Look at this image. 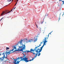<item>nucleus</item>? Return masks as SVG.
Returning a JSON list of instances; mask_svg holds the SVG:
<instances>
[{
    "label": "nucleus",
    "mask_w": 64,
    "mask_h": 64,
    "mask_svg": "<svg viewBox=\"0 0 64 64\" xmlns=\"http://www.w3.org/2000/svg\"><path fill=\"white\" fill-rule=\"evenodd\" d=\"M38 48V47L36 46L34 48V49H33L32 48H31V51H34L35 50V52H36V53H40L41 52H40L39 51H40V48H38V49H37V48Z\"/></svg>",
    "instance_id": "20e7f679"
},
{
    "label": "nucleus",
    "mask_w": 64,
    "mask_h": 64,
    "mask_svg": "<svg viewBox=\"0 0 64 64\" xmlns=\"http://www.w3.org/2000/svg\"><path fill=\"white\" fill-rule=\"evenodd\" d=\"M34 38V42H36V41L37 40V36H35V37Z\"/></svg>",
    "instance_id": "9b49d317"
},
{
    "label": "nucleus",
    "mask_w": 64,
    "mask_h": 64,
    "mask_svg": "<svg viewBox=\"0 0 64 64\" xmlns=\"http://www.w3.org/2000/svg\"><path fill=\"white\" fill-rule=\"evenodd\" d=\"M1 54H0V56H1Z\"/></svg>",
    "instance_id": "473e14b6"
},
{
    "label": "nucleus",
    "mask_w": 64,
    "mask_h": 64,
    "mask_svg": "<svg viewBox=\"0 0 64 64\" xmlns=\"http://www.w3.org/2000/svg\"><path fill=\"white\" fill-rule=\"evenodd\" d=\"M19 59H20V58L19 57L18 58H16V59H14V62H13L14 64H16V62L17 60H19Z\"/></svg>",
    "instance_id": "1a4fd4ad"
},
{
    "label": "nucleus",
    "mask_w": 64,
    "mask_h": 64,
    "mask_svg": "<svg viewBox=\"0 0 64 64\" xmlns=\"http://www.w3.org/2000/svg\"><path fill=\"white\" fill-rule=\"evenodd\" d=\"M52 32H50V33H52Z\"/></svg>",
    "instance_id": "c9c22d12"
},
{
    "label": "nucleus",
    "mask_w": 64,
    "mask_h": 64,
    "mask_svg": "<svg viewBox=\"0 0 64 64\" xmlns=\"http://www.w3.org/2000/svg\"><path fill=\"white\" fill-rule=\"evenodd\" d=\"M17 2H16V4L14 6H16V4H17Z\"/></svg>",
    "instance_id": "5701e85b"
},
{
    "label": "nucleus",
    "mask_w": 64,
    "mask_h": 64,
    "mask_svg": "<svg viewBox=\"0 0 64 64\" xmlns=\"http://www.w3.org/2000/svg\"><path fill=\"white\" fill-rule=\"evenodd\" d=\"M15 8H16V7L14 8V9H15Z\"/></svg>",
    "instance_id": "c756f323"
},
{
    "label": "nucleus",
    "mask_w": 64,
    "mask_h": 64,
    "mask_svg": "<svg viewBox=\"0 0 64 64\" xmlns=\"http://www.w3.org/2000/svg\"><path fill=\"white\" fill-rule=\"evenodd\" d=\"M49 34H49L48 36L46 35V37L45 38H44V44L40 48V50L39 51L40 52H41V51H42V48H43V47H44V46L45 45V44H46V43L47 42V41H46V40L47 39H47H48V38L49 37Z\"/></svg>",
    "instance_id": "7ed1b4c3"
},
{
    "label": "nucleus",
    "mask_w": 64,
    "mask_h": 64,
    "mask_svg": "<svg viewBox=\"0 0 64 64\" xmlns=\"http://www.w3.org/2000/svg\"><path fill=\"white\" fill-rule=\"evenodd\" d=\"M22 61V60H20V61L19 62H20V61Z\"/></svg>",
    "instance_id": "7c9ffc66"
},
{
    "label": "nucleus",
    "mask_w": 64,
    "mask_h": 64,
    "mask_svg": "<svg viewBox=\"0 0 64 64\" xmlns=\"http://www.w3.org/2000/svg\"><path fill=\"white\" fill-rule=\"evenodd\" d=\"M19 64V61H17L16 62V64Z\"/></svg>",
    "instance_id": "dca6fc26"
},
{
    "label": "nucleus",
    "mask_w": 64,
    "mask_h": 64,
    "mask_svg": "<svg viewBox=\"0 0 64 64\" xmlns=\"http://www.w3.org/2000/svg\"><path fill=\"white\" fill-rule=\"evenodd\" d=\"M41 43H42V42H41L40 43V44H41Z\"/></svg>",
    "instance_id": "72a5a7b5"
},
{
    "label": "nucleus",
    "mask_w": 64,
    "mask_h": 64,
    "mask_svg": "<svg viewBox=\"0 0 64 64\" xmlns=\"http://www.w3.org/2000/svg\"><path fill=\"white\" fill-rule=\"evenodd\" d=\"M60 1L62 2H63V4H64V0H59V2H60Z\"/></svg>",
    "instance_id": "2eb2a0df"
},
{
    "label": "nucleus",
    "mask_w": 64,
    "mask_h": 64,
    "mask_svg": "<svg viewBox=\"0 0 64 64\" xmlns=\"http://www.w3.org/2000/svg\"><path fill=\"white\" fill-rule=\"evenodd\" d=\"M18 0H16V2H18Z\"/></svg>",
    "instance_id": "393cba45"
},
{
    "label": "nucleus",
    "mask_w": 64,
    "mask_h": 64,
    "mask_svg": "<svg viewBox=\"0 0 64 64\" xmlns=\"http://www.w3.org/2000/svg\"><path fill=\"white\" fill-rule=\"evenodd\" d=\"M48 14H46L45 16H48Z\"/></svg>",
    "instance_id": "aec40b11"
},
{
    "label": "nucleus",
    "mask_w": 64,
    "mask_h": 64,
    "mask_svg": "<svg viewBox=\"0 0 64 64\" xmlns=\"http://www.w3.org/2000/svg\"><path fill=\"white\" fill-rule=\"evenodd\" d=\"M9 49V48L6 47V50H8Z\"/></svg>",
    "instance_id": "a211bd4d"
},
{
    "label": "nucleus",
    "mask_w": 64,
    "mask_h": 64,
    "mask_svg": "<svg viewBox=\"0 0 64 64\" xmlns=\"http://www.w3.org/2000/svg\"><path fill=\"white\" fill-rule=\"evenodd\" d=\"M8 1L9 2H10V1H11V0H10V1L9 0H8Z\"/></svg>",
    "instance_id": "4be33fe9"
},
{
    "label": "nucleus",
    "mask_w": 64,
    "mask_h": 64,
    "mask_svg": "<svg viewBox=\"0 0 64 64\" xmlns=\"http://www.w3.org/2000/svg\"><path fill=\"white\" fill-rule=\"evenodd\" d=\"M40 46H41V44H40L39 46H38L37 47H39Z\"/></svg>",
    "instance_id": "412c9836"
},
{
    "label": "nucleus",
    "mask_w": 64,
    "mask_h": 64,
    "mask_svg": "<svg viewBox=\"0 0 64 64\" xmlns=\"http://www.w3.org/2000/svg\"><path fill=\"white\" fill-rule=\"evenodd\" d=\"M44 22V21H43L42 22V24H43V23Z\"/></svg>",
    "instance_id": "bb28decb"
},
{
    "label": "nucleus",
    "mask_w": 64,
    "mask_h": 64,
    "mask_svg": "<svg viewBox=\"0 0 64 64\" xmlns=\"http://www.w3.org/2000/svg\"><path fill=\"white\" fill-rule=\"evenodd\" d=\"M9 11L8 10H6L5 12L3 11L1 14V15H3L4 14H7L8 13H10V12H9Z\"/></svg>",
    "instance_id": "6e6552de"
},
{
    "label": "nucleus",
    "mask_w": 64,
    "mask_h": 64,
    "mask_svg": "<svg viewBox=\"0 0 64 64\" xmlns=\"http://www.w3.org/2000/svg\"><path fill=\"white\" fill-rule=\"evenodd\" d=\"M22 45H21V46H19L18 50H15L14 51H13V52H16V51H23V49H24V47H23V48H22Z\"/></svg>",
    "instance_id": "39448f33"
},
{
    "label": "nucleus",
    "mask_w": 64,
    "mask_h": 64,
    "mask_svg": "<svg viewBox=\"0 0 64 64\" xmlns=\"http://www.w3.org/2000/svg\"><path fill=\"white\" fill-rule=\"evenodd\" d=\"M19 43H20V42H19V41L18 42V44H16V45H15L14 46H13L14 49H16V46H17V45H18V44H19Z\"/></svg>",
    "instance_id": "9d476101"
},
{
    "label": "nucleus",
    "mask_w": 64,
    "mask_h": 64,
    "mask_svg": "<svg viewBox=\"0 0 64 64\" xmlns=\"http://www.w3.org/2000/svg\"><path fill=\"white\" fill-rule=\"evenodd\" d=\"M26 42H27L28 43V40H27V38H26Z\"/></svg>",
    "instance_id": "f3484780"
},
{
    "label": "nucleus",
    "mask_w": 64,
    "mask_h": 64,
    "mask_svg": "<svg viewBox=\"0 0 64 64\" xmlns=\"http://www.w3.org/2000/svg\"><path fill=\"white\" fill-rule=\"evenodd\" d=\"M36 25L37 28H38V26H37V25L36 24Z\"/></svg>",
    "instance_id": "a878e982"
},
{
    "label": "nucleus",
    "mask_w": 64,
    "mask_h": 64,
    "mask_svg": "<svg viewBox=\"0 0 64 64\" xmlns=\"http://www.w3.org/2000/svg\"><path fill=\"white\" fill-rule=\"evenodd\" d=\"M36 56H34V58H35L36 57H37V55H38V53H36ZM20 59H21V60H20V61H25V62H28L29 61H32L34 59V58H33L32 59L30 60H28V58H26L25 56H23L22 57H20Z\"/></svg>",
    "instance_id": "f257e3e1"
},
{
    "label": "nucleus",
    "mask_w": 64,
    "mask_h": 64,
    "mask_svg": "<svg viewBox=\"0 0 64 64\" xmlns=\"http://www.w3.org/2000/svg\"><path fill=\"white\" fill-rule=\"evenodd\" d=\"M39 54H38V56H40V53H39Z\"/></svg>",
    "instance_id": "6ab92c4d"
},
{
    "label": "nucleus",
    "mask_w": 64,
    "mask_h": 64,
    "mask_svg": "<svg viewBox=\"0 0 64 64\" xmlns=\"http://www.w3.org/2000/svg\"><path fill=\"white\" fill-rule=\"evenodd\" d=\"M22 54H24V53L23 52V53H22Z\"/></svg>",
    "instance_id": "2f4dec72"
},
{
    "label": "nucleus",
    "mask_w": 64,
    "mask_h": 64,
    "mask_svg": "<svg viewBox=\"0 0 64 64\" xmlns=\"http://www.w3.org/2000/svg\"><path fill=\"white\" fill-rule=\"evenodd\" d=\"M32 41H33V39L29 40V42H32Z\"/></svg>",
    "instance_id": "4468645a"
},
{
    "label": "nucleus",
    "mask_w": 64,
    "mask_h": 64,
    "mask_svg": "<svg viewBox=\"0 0 64 64\" xmlns=\"http://www.w3.org/2000/svg\"><path fill=\"white\" fill-rule=\"evenodd\" d=\"M22 41H23V40H21L20 41V46H21V45H22V48H23V47H24V49H22V51H22L23 53H25V52H27V53H29V52H28L30 51L29 50H28L27 51V50H26V51H24V50H25V47H26V46H25V45L23 44H22Z\"/></svg>",
    "instance_id": "f03ea898"
},
{
    "label": "nucleus",
    "mask_w": 64,
    "mask_h": 64,
    "mask_svg": "<svg viewBox=\"0 0 64 64\" xmlns=\"http://www.w3.org/2000/svg\"><path fill=\"white\" fill-rule=\"evenodd\" d=\"M6 61H7V62H8V63H10V61L9 60L8 58L7 59Z\"/></svg>",
    "instance_id": "ddd939ff"
},
{
    "label": "nucleus",
    "mask_w": 64,
    "mask_h": 64,
    "mask_svg": "<svg viewBox=\"0 0 64 64\" xmlns=\"http://www.w3.org/2000/svg\"><path fill=\"white\" fill-rule=\"evenodd\" d=\"M35 24H36V22H35Z\"/></svg>",
    "instance_id": "f704fd0d"
},
{
    "label": "nucleus",
    "mask_w": 64,
    "mask_h": 64,
    "mask_svg": "<svg viewBox=\"0 0 64 64\" xmlns=\"http://www.w3.org/2000/svg\"><path fill=\"white\" fill-rule=\"evenodd\" d=\"M14 50V48L12 49V50H10V51L8 52H4L3 53V54H6V55L7 56V54H8V55H9L11 53H13V52H12V51H13Z\"/></svg>",
    "instance_id": "423d86ee"
},
{
    "label": "nucleus",
    "mask_w": 64,
    "mask_h": 64,
    "mask_svg": "<svg viewBox=\"0 0 64 64\" xmlns=\"http://www.w3.org/2000/svg\"><path fill=\"white\" fill-rule=\"evenodd\" d=\"M3 18H2L0 20V21H1V20H2V19H3Z\"/></svg>",
    "instance_id": "cd10ccee"
},
{
    "label": "nucleus",
    "mask_w": 64,
    "mask_h": 64,
    "mask_svg": "<svg viewBox=\"0 0 64 64\" xmlns=\"http://www.w3.org/2000/svg\"><path fill=\"white\" fill-rule=\"evenodd\" d=\"M63 3H62V4H61V6H62V5H63Z\"/></svg>",
    "instance_id": "c85d7f7f"
},
{
    "label": "nucleus",
    "mask_w": 64,
    "mask_h": 64,
    "mask_svg": "<svg viewBox=\"0 0 64 64\" xmlns=\"http://www.w3.org/2000/svg\"><path fill=\"white\" fill-rule=\"evenodd\" d=\"M3 54L4 55L3 56L0 58V60L1 61H3V60H4V58H6V59H7V57L6 55V57H5V55H6V54H4L3 53L2 54V55H3Z\"/></svg>",
    "instance_id": "0eeeda50"
},
{
    "label": "nucleus",
    "mask_w": 64,
    "mask_h": 64,
    "mask_svg": "<svg viewBox=\"0 0 64 64\" xmlns=\"http://www.w3.org/2000/svg\"><path fill=\"white\" fill-rule=\"evenodd\" d=\"M12 10H13V9H12L11 10L10 12H11V11H12Z\"/></svg>",
    "instance_id": "b1692460"
},
{
    "label": "nucleus",
    "mask_w": 64,
    "mask_h": 64,
    "mask_svg": "<svg viewBox=\"0 0 64 64\" xmlns=\"http://www.w3.org/2000/svg\"><path fill=\"white\" fill-rule=\"evenodd\" d=\"M32 52H34V51H31L30 49V51L28 52H30V53H32L33 54V55H34V54H35V53Z\"/></svg>",
    "instance_id": "f8f14e48"
}]
</instances>
